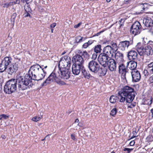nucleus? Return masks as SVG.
Wrapping results in <instances>:
<instances>
[{
    "mask_svg": "<svg viewBox=\"0 0 153 153\" xmlns=\"http://www.w3.org/2000/svg\"><path fill=\"white\" fill-rule=\"evenodd\" d=\"M1 118L0 121L2 119L7 120L9 118V116L4 114H2L0 115Z\"/></svg>",
    "mask_w": 153,
    "mask_h": 153,
    "instance_id": "a19ab883",
    "label": "nucleus"
},
{
    "mask_svg": "<svg viewBox=\"0 0 153 153\" xmlns=\"http://www.w3.org/2000/svg\"><path fill=\"white\" fill-rule=\"evenodd\" d=\"M18 80L14 79H12L7 82L4 86H16Z\"/></svg>",
    "mask_w": 153,
    "mask_h": 153,
    "instance_id": "4be33fe9",
    "label": "nucleus"
},
{
    "mask_svg": "<svg viewBox=\"0 0 153 153\" xmlns=\"http://www.w3.org/2000/svg\"><path fill=\"white\" fill-rule=\"evenodd\" d=\"M25 9L26 12H30L31 11L30 8L28 6H25Z\"/></svg>",
    "mask_w": 153,
    "mask_h": 153,
    "instance_id": "37998d69",
    "label": "nucleus"
},
{
    "mask_svg": "<svg viewBox=\"0 0 153 153\" xmlns=\"http://www.w3.org/2000/svg\"><path fill=\"white\" fill-rule=\"evenodd\" d=\"M18 68V65L16 63L12 64L8 67L7 71L8 74L12 75L16 73Z\"/></svg>",
    "mask_w": 153,
    "mask_h": 153,
    "instance_id": "9b49d317",
    "label": "nucleus"
},
{
    "mask_svg": "<svg viewBox=\"0 0 153 153\" xmlns=\"http://www.w3.org/2000/svg\"><path fill=\"white\" fill-rule=\"evenodd\" d=\"M133 150V149L125 148L124 149H123V151H127V153H130L131 151Z\"/></svg>",
    "mask_w": 153,
    "mask_h": 153,
    "instance_id": "a18cd8bd",
    "label": "nucleus"
},
{
    "mask_svg": "<svg viewBox=\"0 0 153 153\" xmlns=\"http://www.w3.org/2000/svg\"><path fill=\"white\" fill-rule=\"evenodd\" d=\"M56 82L59 85H65V83L64 82L60 80L57 81Z\"/></svg>",
    "mask_w": 153,
    "mask_h": 153,
    "instance_id": "c03bdc74",
    "label": "nucleus"
},
{
    "mask_svg": "<svg viewBox=\"0 0 153 153\" xmlns=\"http://www.w3.org/2000/svg\"><path fill=\"white\" fill-rule=\"evenodd\" d=\"M17 87H4V90L5 93L10 94L16 89Z\"/></svg>",
    "mask_w": 153,
    "mask_h": 153,
    "instance_id": "412c9836",
    "label": "nucleus"
},
{
    "mask_svg": "<svg viewBox=\"0 0 153 153\" xmlns=\"http://www.w3.org/2000/svg\"><path fill=\"white\" fill-rule=\"evenodd\" d=\"M144 48L143 47H141L140 48H138L137 51L138 52L139 55L140 56L145 55Z\"/></svg>",
    "mask_w": 153,
    "mask_h": 153,
    "instance_id": "7c9ffc66",
    "label": "nucleus"
},
{
    "mask_svg": "<svg viewBox=\"0 0 153 153\" xmlns=\"http://www.w3.org/2000/svg\"><path fill=\"white\" fill-rule=\"evenodd\" d=\"M114 57L117 62H121L123 60V54L119 51L114 52Z\"/></svg>",
    "mask_w": 153,
    "mask_h": 153,
    "instance_id": "aec40b11",
    "label": "nucleus"
},
{
    "mask_svg": "<svg viewBox=\"0 0 153 153\" xmlns=\"http://www.w3.org/2000/svg\"><path fill=\"white\" fill-rule=\"evenodd\" d=\"M11 5V3H7L3 4V7H4L7 8Z\"/></svg>",
    "mask_w": 153,
    "mask_h": 153,
    "instance_id": "49530a36",
    "label": "nucleus"
},
{
    "mask_svg": "<svg viewBox=\"0 0 153 153\" xmlns=\"http://www.w3.org/2000/svg\"><path fill=\"white\" fill-rule=\"evenodd\" d=\"M127 65H129V68L132 71L136 70L137 67V62L135 61H131L127 63Z\"/></svg>",
    "mask_w": 153,
    "mask_h": 153,
    "instance_id": "b1692460",
    "label": "nucleus"
},
{
    "mask_svg": "<svg viewBox=\"0 0 153 153\" xmlns=\"http://www.w3.org/2000/svg\"><path fill=\"white\" fill-rule=\"evenodd\" d=\"M58 71L53 72L42 83V86H46L52 82L59 78Z\"/></svg>",
    "mask_w": 153,
    "mask_h": 153,
    "instance_id": "20e7f679",
    "label": "nucleus"
},
{
    "mask_svg": "<svg viewBox=\"0 0 153 153\" xmlns=\"http://www.w3.org/2000/svg\"><path fill=\"white\" fill-rule=\"evenodd\" d=\"M111 49L114 53V52H116L117 50V44L116 43L111 41L110 42Z\"/></svg>",
    "mask_w": 153,
    "mask_h": 153,
    "instance_id": "a878e982",
    "label": "nucleus"
},
{
    "mask_svg": "<svg viewBox=\"0 0 153 153\" xmlns=\"http://www.w3.org/2000/svg\"><path fill=\"white\" fill-rule=\"evenodd\" d=\"M66 67L63 66L62 69L58 71L59 78L64 79H67L70 77V71L68 68H66Z\"/></svg>",
    "mask_w": 153,
    "mask_h": 153,
    "instance_id": "39448f33",
    "label": "nucleus"
},
{
    "mask_svg": "<svg viewBox=\"0 0 153 153\" xmlns=\"http://www.w3.org/2000/svg\"><path fill=\"white\" fill-rule=\"evenodd\" d=\"M29 79L24 78L23 79L22 77H20L18 79V85L19 86H22L23 85H25L26 86H31L32 84L31 82L30 81L31 79L30 78Z\"/></svg>",
    "mask_w": 153,
    "mask_h": 153,
    "instance_id": "9d476101",
    "label": "nucleus"
},
{
    "mask_svg": "<svg viewBox=\"0 0 153 153\" xmlns=\"http://www.w3.org/2000/svg\"><path fill=\"white\" fill-rule=\"evenodd\" d=\"M109 70L111 71H115L116 69V63L115 61L113 59L108 60L107 63Z\"/></svg>",
    "mask_w": 153,
    "mask_h": 153,
    "instance_id": "2eb2a0df",
    "label": "nucleus"
},
{
    "mask_svg": "<svg viewBox=\"0 0 153 153\" xmlns=\"http://www.w3.org/2000/svg\"><path fill=\"white\" fill-rule=\"evenodd\" d=\"M66 53V52L65 51H64L62 53L61 55H63L64 54Z\"/></svg>",
    "mask_w": 153,
    "mask_h": 153,
    "instance_id": "338daca9",
    "label": "nucleus"
},
{
    "mask_svg": "<svg viewBox=\"0 0 153 153\" xmlns=\"http://www.w3.org/2000/svg\"><path fill=\"white\" fill-rule=\"evenodd\" d=\"M124 21L125 20L124 19H121L118 22V23L120 25V27L123 25Z\"/></svg>",
    "mask_w": 153,
    "mask_h": 153,
    "instance_id": "79ce46f5",
    "label": "nucleus"
},
{
    "mask_svg": "<svg viewBox=\"0 0 153 153\" xmlns=\"http://www.w3.org/2000/svg\"><path fill=\"white\" fill-rule=\"evenodd\" d=\"M107 72V69L105 68L104 67L103 68H100V70L98 72H100V74L103 76L105 75Z\"/></svg>",
    "mask_w": 153,
    "mask_h": 153,
    "instance_id": "72a5a7b5",
    "label": "nucleus"
},
{
    "mask_svg": "<svg viewBox=\"0 0 153 153\" xmlns=\"http://www.w3.org/2000/svg\"><path fill=\"white\" fill-rule=\"evenodd\" d=\"M103 53H102L108 56H111L113 57L114 56L113 51L111 49L110 45H107L104 47L103 50Z\"/></svg>",
    "mask_w": 153,
    "mask_h": 153,
    "instance_id": "f3484780",
    "label": "nucleus"
},
{
    "mask_svg": "<svg viewBox=\"0 0 153 153\" xmlns=\"http://www.w3.org/2000/svg\"><path fill=\"white\" fill-rule=\"evenodd\" d=\"M134 143H135V142H134V141L132 140V141H131V142L129 144L131 146H133L134 144Z\"/></svg>",
    "mask_w": 153,
    "mask_h": 153,
    "instance_id": "4d7b16f0",
    "label": "nucleus"
},
{
    "mask_svg": "<svg viewBox=\"0 0 153 153\" xmlns=\"http://www.w3.org/2000/svg\"><path fill=\"white\" fill-rule=\"evenodd\" d=\"M109 56L101 53L98 57V60L99 62L101 65L105 67L107 65V63L108 61V58Z\"/></svg>",
    "mask_w": 153,
    "mask_h": 153,
    "instance_id": "6e6552de",
    "label": "nucleus"
},
{
    "mask_svg": "<svg viewBox=\"0 0 153 153\" xmlns=\"http://www.w3.org/2000/svg\"><path fill=\"white\" fill-rule=\"evenodd\" d=\"M81 70L82 71V72L83 74L84 75V76H85V75H86L87 72L86 70H85L84 69V67L83 68V69H81Z\"/></svg>",
    "mask_w": 153,
    "mask_h": 153,
    "instance_id": "09e8293b",
    "label": "nucleus"
},
{
    "mask_svg": "<svg viewBox=\"0 0 153 153\" xmlns=\"http://www.w3.org/2000/svg\"><path fill=\"white\" fill-rule=\"evenodd\" d=\"M29 77L36 80H40L45 77L46 72L38 64L32 66L29 71Z\"/></svg>",
    "mask_w": 153,
    "mask_h": 153,
    "instance_id": "f03ea898",
    "label": "nucleus"
},
{
    "mask_svg": "<svg viewBox=\"0 0 153 153\" xmlns=\"http://www.w3.org/2000/svg\"><path fill=\"white\" fill-rule=\"evenodd\" d=\"M148 70L150 72H153V62H151L148 65Z\"/></svg>",
    "mask_w": 153,
    "mask_h": 153,
    "instance_id": "c9c22d12",
    "label": "nucleus"
},
{
    "mask_svg": "<svg viewBox=\"0 0 153 153\" xmlns=\"http://www.w3.org/2000/svg\"><path fill=\"white\" fill-rule=\"evenodd\" d=\"M29 0H21V1L22 3H26V4H28L29 3L28 1Z\"/></svg>",
    "mask_w": 153,
    "mask_h": 153,
    "instance_id": "603ef678",
    "label": "nucleus"
},
{
    "mask_svg": "<svg viewBox=\"0 0 153 153\" xmlns=\"http://www.w3.org/2000/svg\"><path fill=\"white\" fill-rule=\"evenodd\" d=\"M117 112V109L116 108H114L111 110L110 113V114L113 117H114L115 115L116 114Z\"/></svg>",
    "mask_w": 153,
    "mask_h": 153,
    "instance_id": "58836bf2",
    "label": "nucleus"
},
{
    "mask_svg": "<svg viewBox=\"0 0 153 153\" xmlns=\"http://www.w3.org/2000/svg\"><path fill=\"white\" fill-rule=\"evenodd\" d=\"M12 60V58L11 57H6L2 60V61L4 64H5V65H7V66L8 67L11 65L10 64L11 63Z\"/></svg>",
    "mask_w": 153,
    "mask_h": 153,
    "instance_id": "5701e85b",
    "label": "nucleus"
},
{
    "mask_svg": "<svg viewBox=\"0 0 153 153\" xmlns=\"http://www.w3.org/2000/svg\"><path fill=\"white\" fill-rule=\"evenodd\" d=\"M143 23L147 27H151L153 26V20L150 17L144 18L143 20Z\"/></svg>",
    "mask_w": 153,
    "mask_h": 153,
    "instance_id": "a211bd4d",
    "label": "nucleus"
},
{
    "mask_svg": "<svg viewBox=\"0 0 153 153\" xmlns=\"http://www.w3.org/2000/svg\"><path fill=\"white\" fill-rule=\"evenodd\" d=\"M93 42L92 41L89 40L88 42H86L83 44L82 45V47L84 48H86L89 46Z\"/></svg>",
    "mask_w": 153,
    "mask_h": 153,
    "instance_id": "f704fd0d",
    "label": "nucleus"
},
{
    "mask_svg": "<svg viewBox=\"0 0 153 153\" xmlns=\"http://www.w3.org/2000/svg\"><path fill=\"white\" fill-rule=\"evenodd\" d=\"M101 46L100 45L95 46L94 48V51L96 53H100L101 50Z\"/></svg>",
    "mask_w": 153,
    "mask_h": 153,
    "instance_id": "2f4dec72",
    "label": "nucleus"
},
{
    "mask_svg": "<svg viewBox=\"0 0 153 153\" xmlns=\"http://www.w3.org/2000/svg\"><path fill=\"white\" fill-rule=\"evenodd\" d=\"M20 0H16L14 1L13 3L14 4H19L20 3Z\"/></svg>",
    "mask_w": 153,
    "mask_h": 153,
    "instance_id": "3c124183",
    "label": "nucleus"
},
{
    "mask_svg": "<svg viewBox=\"0 0 153 153\" xmlns=\"http://www.w3.org/2000/svg\"><path fill=\"white\" fill-rule=\"evenodd\" d=\"M131 73L132 81L135 82H137L139 81L141 78V75L138 71L136 69L132 71Z\"/></svg>",
    "mask_w": 153,
    "mask_h": 153,
    "instance_id": "4468645a",
    "label": "nucleus"
},
{
    "mask_svg": "<svg viewBox=\"0 0 153 153\" xmlns=\"http://www.w3.org/2000/svg\"><path fill=\"white\" fill-rule=\"evenodd\" d=\"M74 60L75 62L74 64L79 65L83 67L84 60L82 57L80 55L76 54L73 57Z\"/></svg>",
    "mask_w": 153,
    "mask_h": 153,
    "instance_id": "f8f14e48",
    "label": "nucleus"
},
{
    "mask_svg": "<svg viewBox=\"0 0 153 153\" xmlns=\"http://www.w3.org/2000/svg\"><path fill=\"white\" fill-rule=\"evenodd\" d=\"M131 44L132 43L128 41H122L120 42L119 47L122 51H124L127 49L129 45Z\"/></svg>",
    "mask_w": 153,
    "mask_h": 153,
    "instance_id": "ddd939ff",
    "label": "nucleus"
},
{
    "mask_svg": "<svg viewBox=\"0 0 153 153\" xmlns=\"http://www.w3.org/2000/svg\"><path fill=\"white\" fill-rule=\"evenodd\" d=\"M111 0H106V1L108 2H109L111 1Z\"/></svg>",
    "mask_w": 153,
    "mask_h": 153,
    "instance_id": "774afa93",
    "label": "nucleus"
},
{
    "mask_svg": "<svg viewBox=\"0 0 153 153\" xmlns=\"http://www.w3.org/2000/svg\"><path fill=\"white\" fill-rule=\"evenodd\" d=\"M79 122V120L78 119H76L75 120V123H78Z\"/></svg>",
    "mask_w": 153,
    "mask_h": 153,
    "instance_id": "0e129e2a",
    "label": "nucleus"
},
{
    "mask_svg": "<svg viewBox=\"0 0 153 153\" xmlns=\"http://www.w3.org/2000/svg\"><path fill=\"white\" fill-rule=\"evenodd\" d=\"M71 138L73 140H76V138L75 137V136L73 134H71Z\"/></svg>",
    "mask_w": 153,
    "mask_h": 153,
    "instance_id": "8fccbe9b",
    "label": "nucleus"
},
{
    "mask_svg": "<svg viewBox=\"0 0 153 153\" xmlns=\"http://www.w3.org/2000/svg\"><path fill=\"white\" fill-rule=\"evenodd\" d=\"M153 141V137L152 135H149L146 138V141L149 142Z\"/></svg>",
    "mask_w": 153,
    "mask_h": 153,
    "instance_id": "4c0bfd02",
    "label": "nucleus"
},
{
    "mask_svg": "<svg viewBox=\"0 0 153 153\" xmlns=\"http://www.w3.org/2000/svg\"><path fill=\"white\" fill-rule=\"evenodd\" d=\"M84 67H81L79 65L74 64L72 67V71L74 75H78L79 74L81 69H82Z\"/></svg>",
    "mask_w": 153,
    "mask_h": 153,
    "instance_id": "dca6fc26",
    "label": "nucleus"
},
{
    "mask_svg": "<svg viewBox=\"0 0 153 153\" xmlns=\"http://www.w3.org/2000/svg\"><path fill=\"white\" fill-rule=\"evenodd\" d=\"M151 112L152 113V117L153 118V108L151 110Z\"/></svg>",
    "mask_w": 153,
    "mask_h": 153,
    "instance_id": "052dcab7",
    "label": "nucleus"
},
{
    "mask_svg": "<svg viewBox=\"0 0 153 153\" xmlns=\"http://www.w3.org/2000/svg\"><path fill=\"white\" fill-rule=\"evenodd\" d=\"M29 12H26V13H25V17H28V16H30V14L29 13Z\"/></svg>",
    "mask_w": 153,
    "mask_h": 153,
    "instance_id": "13d9d810",
    "label": "nucleus"
},
{
    "mask_svg": "<svg viewBox=\"0 0 153 153\" xmlns=\"http://www.w3.org/2000/svg\"><path fill=\"white\" fill-rule=\"evenodd\" d=\"M86 39V38H84L80 36H78L75 37V42L77 43L81 42L85 40Z\"/></svg>",
    "mask_w": 153,
    "mask_h": 153,
    "instance_id": "c756f323",
    "label": "nucleus"
},
{
    "mask_svg": "<svg viewBox=\"0 0 153 153\" xmlns=\"http://www.w3.org/2000/svg\"><path fill=\"white\" fill-rule=\"evenodd\" d=\"M129 1H130V0H125V2L126 3H128Z\"/></svg>",
    "mask_w": 153,
    "mask_h": 153,
    "instance_id": "69168bd1",
    "label": "nucleus"
},
{
    "mask_svg": "<svg viewBox=\"0 0 153 153\" xmlns=\"http://www.w3.org/2000/svg\"><path fill=\"white\" fill-rule=\"evenodd\" d=\"M150 85H153V75L150 77L149 78Z\"/></svg>",
    "mask_w": 153,
    "mask_h": 153,
    "instance_id": "de8ad7c7",
    "label": "nucleus"
},
{
    "mask_svg": "<svg viewBox=\"0 0 153 153\" xmlns=\"http://www.w3.org/2000/svg\"><path fill=\"white\" fill-rule=\"evenodd\" d=\"M42 118V116H36L33 117L32 120L33 121L37 122V121L40 120Z\"/></svg>",
    "mask_w": 153,
    "mask_h": 153,
    "instance_id": "e433bc0d",
    "label": "nucleus"
},
{
    "mask_svg": "<svg viewBox=\"0 0 153 153\" xmlns=\"http://www.w3.org/2000/svg\"><path fill=\"white\" fill-rule=\"evenodd\" d=\"M145 55H150L151 54V51H153L152 48L150 45H147L144 48Z\"/></svg>",
    "mask_w": 153,
    "mask_h": 153,
    "instance_id": "393cba45",
    "label": "nucleus"
},
{
    "mask_svg": "<svg viewBox=\"0 0 153 153\" xmlns=\"http://www.w3.org/2000/svg\"><path fill=\"white\" fill-rule=\"evenodd\" d=\"M128 57L130 60H137V51L131 50L129 51L128 53Z\"/></svg>",
    "mask_w": 153,
    "mask_h": 153,
    "instance_id": "6ab92c4d",
    "label": "nucleus"
},
{
    "mask_svg": "<svg viewBox=\"0 0 153 153\" xmlns=\"http://www.w3.org/2000/svg\"><path fill=\"white\" fill-rule=\"evenodd\" d=\"M88 67L91 72L94 73H97L100 68V64L95 60H92L90 61L88 63Z\"/></svg>",
    "mask_w": 153,
    "mask_h": 153,
    "instance_id": "7ed1b4c3",
    "label": "nucleus"
},
{
    "mask_svg": "<svg viewBox=\"0 0 153 153\" xmlns=\"http://www.w3.org/2000/svg\"><path fill=\"white\" fill-rule=\"evenodd\" d=\"M71 59L70 57L68 56H65L63 58H62L61 60L59 62V66L60 67L61 65V67L62 66L64 67H66L70 66L71 65Z\"/></svg>",
    "mask_w": 153,
    "mask_h": 153,
    "instance_id": "1a4fd4ad",
    "label": "nucleus"
},
{
    "mask_svg": "<svg viewBox=\"0 0 153 153\" xmlns=\"http://www.w3.org/2000/svg\"><path fill=\"white\" fill-rule=\"evenodd\" d=\"M118 97L115 95H112L109 98V101L112 103H114L116 102Z\"/></svg>",
    "mask_w": 153,
    "mask_h": 153,
    "instance_id": "473e14b6",
    "label": "nucleus"
},
{
    "mask_svg": "<svg viewBox=\"0 0 153 153\" xmlns=\"http://www.w3.org/2000/svg\"><path fill=\"white\" fill-rule=\"evenodd\" d=\"M81 24V23H79L78 24L75 25L74 26V27L76 28H78Z\"/></svg>",
    "mask_w": 153,
    "mask_h": 153,
    "instance_id": "864d4df0",
    "label": "nucleus"
},
{
    "mask_svg": "<svg viewBox=\"0 0 153 153\" xmlns=\"http://www.w3.org/2000/svg\"><path fill=\"white\" fill-rule=\"evenodd\" d=\"M118 68L119 72L121 74L122 78L126 81V75L128 73L127 66L125 65L123 63H122L119 65Z\"/></svg>",
    "mask_w": 153,
    "mask_h": 153,
    "instance_id": "0eeeda50",
    "label": "nucleus"
},
{
    "mask_svg": "<svg viewBox=\"0 0 153 153\" xmlns=\"http://www.w3.org/2000/svg\"><path fill=\"white\" fill-rule=\"evenodd\" d=\"M16 16V13H14L11 16V21L13 23H14L15 19Z\"/></svg>",
    "mask_w": 153,
    "mask_h": 153,
    "instance_id": "ea45409f",
    "label": "nucleus"
},
{
    "mask_svg": "<svg viewBox=\"0 0 153 153\" xmlns=\"http://www.w3.org/2000/svg\"><path fill=\"white\" fill-rule=\"evenodd\" d=\"M56 25V24L55 23H54L51 24L50 25L51 27L53 28Z\"/></svg>",
    "mask_w": 153,
    "mask_h": 153,
    "instance_id": "5fc2aeb1",
    "label": "nucleus"
},
{
    "mask_svg": "<svg viewBox=\"0 0 153 153\" xmlns=\"http://www.w3.org/2000/svg\"><path fill=\"white\" fill-rule=\"evenodd\" d=\"M97 56V55L96 54H93L92 56V58H93L94 59L96 58Z\"/></svg>",
    "mask_w": 153,
    "mask_h": 153,
    "instance_id": "bf43d9fd",
    "label": "nucleus"
},
{
    "mask_svg": "<svg viewBox=\"0 0 153 153\" xmlns=\"http://www.w3.org/2000/svg\"><path fill=\"white\" fill-rule=\"evenodd\" d=\"M78 53L81 56H83L86 59H88L89 57V55L86 51L82 52L79 51Z\"/></svg>",
    "mask_w": 153,
    "mask_h": 153,
    "instance_id": "cd10ccee",
    "label": "nucleus"
},
{
    "mask_svg": "<svg viewBox=\"0 0 153 153\" xmlns=\"http://www.w3.org/2000/svg\"><path fill=\"white\" fill-rule=\"evenodd\" d=\"M139 5H140L141 7L143 9V10H148L150 5L146 3H144V4H139Z\"/></svg>",
    "mask_w": 153,
    "mask_h": 153,
    "instance_id": "bb28decb",
    "label": "nucleus"
},
{
    "mask_svg": "<svg viewBox=\"0 0 153 153\" xmlns=\"http://www.w3.org/2000/svg\"><path fill=\"white\" fill-rule=\"evenodd\" d=\"M48 135H47V136L45 137V138H44V139H42L41 140H42V141H44V140L45 139V138H47V137H48L49 138V137H48Z\"/></svg>",
    "mask_w": 153,
    "mask_h": 153,
    "instance_id": "e2e57ef3",
    "label": "nucleus"
},
{
    "mask_svg": "<svg viewBox=\"0 0 153 153\" xmlns=\"http://www.w3.org/2000/svg\"><path fill=\"white\" fill-rule=\"evenodd\" d=\"M134 89L130 87H124L118 93L120 102H124L126 100L128 103V107L132 108L135 107L136 103L131 102L134 99L135 96Z\"/></svg>",
    "mask_w": 153,
    "mask_h": 153,
    "instance_id": "f257e3e1",
    "label": "nucleus"
},
{
    "mask_svg": "<svg viewBox=\"0 0 153 153\" xmlns=\"http://www.w3.org/2000/svg\"><path fill=\"white\" fill-rule=\"evenodd\" d=\"M141 26L139 22H135L131 26L130 29V33L134 36L140 33Z\"/></svg>",
    "mask_w": 153,
    "mask_h": 153,
    "instance_id": "423d86ee",
    "label": "nucleus"
},
{
    "mask_svg": "<svg viewBox=\"0 0 153 153\" xmlns=\"http://www.w3.org/2000/svg\"><path fill=\"white\" fill-rule=\"evenodd\" d=\"M8 67L7 65L4 64L3 62L1 61V63L0 64V72H2L4 71L7 69Z\"/></svg>",
    "mask_w": 153,
    "mask_h": 153,
    "instance_id": "c85d7f7f",
    "label": "nucleus"
},
{
    "mask_svg": "<svg viewBox=\"0 0 153 153\" xmlns=\"http://www.w3.org/2000/svg\"><path fill=\"white\" fill-rule=\"evenodd\" d=\"M1 137L2 139H5L6 138V137L5 135H3L1 136Z\"/></svg>",
    "mask_w": 153,
    "mask_h": 153,
    "instance_id": "680f3d73",
    "label": "nucleus"
},
{
    "mask_svg": "<svg viewBox=\"0 0 153 153\" xmlns=\"http://www.w3.org/2000/svg\"><path fill=\"white\" fill-rule=\"evenodd\" d=\"M84 76L85 77L88 78H90V74L89 73L87 72L86 75H85Z\"/></svg>",
    "mask_w": 153,
    "mask_h": 153,
    "instance_id": "6e6d98bb",
    "label": "nucleus"
}]
</instances>
